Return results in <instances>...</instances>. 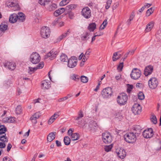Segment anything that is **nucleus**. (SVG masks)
<instances>
[{"label":"nucleus","instance_id":"20","mask_svg":"<svg viewBox=\"0 0 161 161\" xmlns=\"http://www.w3.org/2000/svg\"><path fill=\"white\" fill-rule=\"evenodd\" d=\"M142 129L140 125H136L134 127L133 132L138 136L141 134Z\"/></svg>","mask_w":161,"mask_h":161},{"label":"nucleus","instance_id":"60","mask_svg":"<svg viewBox=\"0 0 161 161\" xmlns=\"http://www.w3.org/2000/svg\"><path fill=\"white\" fill-rule=\"evenodd\" d=\"M91 52V50L90 48L88 49L86 52L85 54L89 56L90 53Z\"/></svg>","mask_w":161,"mask_h":161},{"label":"nucleus","instance_id":"38","mask_svg":"<svg viewBox=\"0 0 161 161\" xmlns=\"http://www.w3.org/2000/svg\"><path fill=\"white\" fill-rule=\"evenodd\" d=\"M5 119H6V120H4V121L8 123H13L15 121L14 118L12 117H10V118L7 117Z\"/></svg>","mask_w":161,"mask_h":161},{"label":"nucleus","instance_id":"54","mask_svg":"<svg viewBox=\"0 0 161 161\" xmlns=\"http://www.w3.org/2000/svg\"><path fill=\"white\" fill-rule=\"evenodd\" d=\"M151 120L154 124H156L157 123V120L156 116H153L151 118Z\"/></svg>","mask_w":161,"mask_h":161},{"label":"nucleus","instance_id":"57","mask_svg":"<svg viewBox=\"0 0 161 161\" xmlns=\"http://www.w3.org/2000/svg\"><path fill=\"white\" fill-rule=\"evenodd\" d=\"M74 131V130L72 128H70L68 131V134L69 135L71 136V134H73L72 133Z\"/></svg>","mask_w":161,"mask_h":161},{"label":"nucleus","instance_id":"30","mask_svg":"<svg viewBox=\"0 0 161 161\" xmlns=\"http://www.w3.org/2000/svg\"><path fill=\"white\" fill-rule=\"evenodd\" d=\"M96 25L95 23H91L88 26V29L91 31H93L96 28Z\"/></svg>","mask_w":161,"mask_h":161},{"label":"nucleus","instance_id":"10","mask_svg":"<svg viewBox=\"0 0 161 161\" xmlns=\"http://www.w3.org/2000/svg\"><path fill=\"white\" fill-rule=\"evenodd\" d=\"M112 94V89L110 87L103 89L102 92V95L104 98H107L109 97H110Z\"/></svg>","mask_w":161,"mask_h":161},{"label":"nucleus","instance_id":"53","mask_svg":"<svg viewBox=\"0 0 161 161\" xmlns=\"http://www.w3.org/2000/svg\"><path fill=\"white\" fill-rule=\"evenodd\" d=\"M128 88L127 89V92H129L131 91V90L133 88V86L132 85L128 84Z\"/></svg>","mask_w":161,"mask_h":161},{"label":"nucleus","instance_id":"35","mask_svg":"<svg viewBox=\"0 0 161 161\" xmlns=\"http://www.w3.org/2000/svg\"><path fill=\"white\" fill-rule=\"evenodd\" d=\"M57 8V5L54 3H53L49 5L48 8L50 11L54 10Z\"/></svg>","mask_w":161,"mask_h":161},{"label":"nucleus","instance_id":"55","mask_svg":"<svg viewBox=\"0 0 161 161\" xmlns=\"http://www.w3.org/2000/svg\"><path fill=\"white\" fill-rule=\"evenodd\" d=\"M3 161H12V160L9 157L6 156L3 158Z\"/></svg>","mask_w":161,"mask_h":161},{"label":"nucleus","instance_id":"3","mask_svg":"<svg viewBox=\"0 0 161 161\" xmlns=\"http://www.w3.org/2000/svg\"><path fill=\"white\" fill-rule=\"evenodd\" d=\"M0 141L3 142H7L8 140L6 136L5 132L7 131V129L4 125H0Z\"/></svg>","mask_w":161,"mask_h":161},{"label":"nucleus","instance_id":"40","mask_svg":"<svg viewBox=\"0 0 161 161\" xmlns=\"http://www.w3.org/2000/svg\"><path fill=\"white\" fill-rule=\"evenodd\" d=\"M84 116V114L83 112L80 110L78 114V116L77 117H76L75 119L76 120H78L81 118L83 117Z\"/></svg>","mask_w":161,"mask_h":161},{"label":"nucleus","instance_id":"1","mask_svg":"<svg viewBox=\"0 0 161 161\" xmlns=\"http://www.w3.org/2000/svg\"><path fill=\"white\" fill-rule=\"evenodd\" d=\"M137 136L133 131L128 132L124 136L125 140L129 143H133L136 142Z\"/></svg>","mask_w":161,"mask_h":161},{"label":"nucleus","instance_id":"49","mask_svg":"<svg viewBox=\"0 0 161 161\" xmlns=\"http://www.w3.org/2000/svg\"><path fill=\"white\" fill-rule=\"evenodd\" d=\"M118 55L119 54H118V52H115L114 53L112 58L113 61H115L119 59L118 57H116L117 56H118Z\"/></svg>","mask_w":161,"mask_h":161},{"label":"nucleus","instance_id":"46","mask_svg":"<svg viewBox=\"0 0 161 161\" xmlns=\"http://www.w3.org/2000/svg\"><path fill=\"white\" fill-rule=\"evenodd\" d=\"M112 0H108L107 1L105 5V8L106 9H108L109 8L112 3Z\"/></svg>","mask_w":161,"mask_h":161},{"label":"nucleus","instance_id":"14","mask_svg":"<svg viewBox=\"0 0 161 161\" xmlns=\"http://www.w3.org/2000/svg\"><path fill=\"white\" fill-rule=\"evenodd\" d=\"M132 111L134 114H138L141 112V107L139 104H135L133 106L132 108Z\"/></svg>","mask_w":161,"mask_h":161},{"label":"nucleus","instance_id":"58","mask_svg":"<svg viewBox=\"0 0 161 161\" xmlns=\"http://www.w3.org/2000/svg\"><path fill=\"white\" fill-rule=\"evenodd\" d=\"M70 33V32L69 31V29L65 33L62 34V35H63V36H64V37L65 38L68 35H69Z\"/></svg>","mask_w":161,"mask_h":161},{"label":"nucleus","instance_id":"29","mask_svg":"<svg viewBox=\"0 0 161 161\" xmlns=\"http://www.w3.org/2000/svg\"><path fill=\"white\" fill-rule=\"evenodd\" d=\"M60 60L63 62H66L68 60L67 56L64 53H62L60 56Z\"/></svg>","mask_w":161,"mask_h":161},{"label":"nucleus","instance_id":"15","mask_svg":"<svg viewBox=\"0 0 161 161\" xmlns=\"http://www.w3.org/2000/svg\"><path fill=\"white\" fill-rule=\"evenodd\" d=\"M116 153L119 158L123 159L126 155L125 150L122 148H118L116 150Z\"/></svg>","mask_w":161,"mask_h":161},{"label":"nucleus","instance_id":"13","mask_svg":"<svg viewBox=\"0 0 161 161\" xmlns=\"http://www.w3.org/2000/svg\"><path fill=\"white\" fill-rule=\"evenodd\" d=\"M58 53V51L55 49H53L45 56V58H47L49 57L50 59L53 60L56 57Z\"/></svg>","mask_w":161,"mask_h":161},{"label":"nucleus","instance_id":"42","mask_svg":"<svg viewBox=\"0 0 161 161\" xmlns=\"http://www.w3.org/2000/svg\"><path fill=\"white\" fill-rule=\"evenodd\" d=\"M108 24L107 20L105 19L103 23L100 27V29L102 30Z\"/></svg>","mask_w":161,"mask_h":161},{"label":"nucleus","instance_id":"12","mask_svg":"<svg viewBox=\"0 0 161 161\" xmlns=\"http://www.w3.org/2000/svg\"><path fill=\"white\" fill-rule=\"evenodd\" d=\"M143 135L146 138H150L153 135V132L152 128H149L145 130L143 132Z\"/></svg>","mask_w":161,"mask_h":161},{"label":"nucleus","instance_id":"48","mask_svg":"<svg viewBox=\"0 0 161 161\" xmlns=\"http://www.w3.org/2000/svg\"><path fill=\"white\" fill-rule=\"evenodd\" d=\"M36 67L32 68L31 67H29V73L30 74H32L34 71H36Z\"/></svg>","mask_w":161,"mask_h":161},{"label":"nucleus","instance_id":"33","mask_svg":"<svg viewBox=\"0 0 161 161\" xmlns=\"http://www.w3.org/2000/svg\"><path fill=\"white\" fill-rule=\"evenodd\" d=\"M80 77L78 75L73 74L70 76L71 79L74 80L76 81H78L80 80Z\"/></svg>","mask_w":161,"mask_h":161},{"label":"nucleus","instance_id":"64","mask_svg":"<svg viewBox=\"0 0 161 161\" xmlns=\"http://www.w3.org/2000/svg\"><path fill=\"white\" fill-rule=\"evenodd\" d=\"M58 23V19H56L53 22L52 24L53 25H55Z\"/></svg>","mask_w":161,"mask_h":161},{"label":"nucleus","instance_id":"28","mask_svg":"<svg viewBox=\"0 0 161 161\" xmlns=\"http://www.w3.org/2000/svg\"><path fill=\"white\" fill-rule=\"evenodd\" d=\"M153 23L152 22H150L147 25L146 28L145 30V32H148L150 31L153 28Z\"/></svg>","mask_w":161,"mask_h":161},{"label":"nucleus","instance_id":"36","mask_svg":"<svg viewBox=\"0 0 161 161\" xmlns=\"http://www.w3.org/2000/svg\"><path fill=\"white\" fill-rule=\"evenodd\" d=\"M49 2V0H39L38 3L41 5L44 6L45 4H48Z\"/></svg>","mask_w":161,"mask_h":161},{"label":"nucleus","instance_id":"21","mask_svg":"<svg viewBox=\"0 0 161 161\" xmlns=\"http://www.w3.org/2000/svg\"><path fill=\"white\" fill-rule=\"evenodd\" d=\"M153 70V68L152 66L150 65L147 66L145 69L144 74L146 76H147L152 73Z\"/></svg>","mask_w":161,"mask_h":161},{"label":"nucleus","instance_id":"22","mask_svg":"<svg viewBox=\"0 0 161 161\" xmlns=\"http://www.w3.org/2000/svg\"><path fill=\"white\" fill-rule=\"evenodd\" d=\"M8 25L5 23H2L0 25V36L3 34L5 31L7 30Z\"/></svg>","mask_w":161,"mask_h":161},{"label":"nucleus","instance_id":"56","mask_svg":"<svg viewBox=\"0 0 161 161\" xmlns=\"http://www.w3.org/2000/svg\"><path fill=\"white\" fill-rule=\"evenodd\" d=\"M101 35V34L99 35H96V33L94 34V36L92 38V40L91 42H92L93 41H94L96 39V37L97 36H100Z\"/></svg>","mask_w":161,"mask_h":161},{"label":"nucleus","instance_id":"37","mask_svg":"<svg viewBox=\"0 0 161 161\" xmlns=\"http://www.w3.org/2000/svg\"><path fill=\"white\" fill-rule=\"evenodd\" d=\"M134 17V16L133 14H132L130 16L129 19L127 20L126 22V24L129 26L131 23V21L133 19Z\"/></svg>","mask_w":161,"mask_h":161},{"label":"nucleus","instance_id":"41","mask_svg":"<svg viewBox=\"0 0 161 161\" xmlns=\"http://www.w3.org/2000/svg\"><path fill=\"white\" fill-rule=\"evenodd\" d=\"M22 112L21 107L20 105H18L16 108V112L17 114H19Z\"/></svg>","mask_w":161,"mask_h":161},{"label":"nucleus","instance_id":"34","mask_svg":"<svg viewBox=\"0 0 161 161\" xmlns=\"http://www.w3.org/2000/svg\"><path fill=\"white\" fill-rule=\"evenodd\" d=\"M64 141L65 145H68L69 144L70 142V138L68 136H65L64 138Z\"/></svg>","mask_w":161,"mask_h":161},{"label":"nucleus","instance_id":"50","mask_svg":"<svg viewBox=\"0 0 161 161\" xmlns=\"http://www.w3.org/2000/svg\"><path fill=\"white\" fill-rule=\"evenodd\" d=\"M44 66V63L43 62H41L40 63L36 66V70L38 69H40L42 68Z\"/></svg>","mask_w":161,"mask_h":161},{"label":"nucleus","instance_id":"8","mask_svg":"<svg viewBox=\"0 0 161 161\" xmlns=\"http://www.w3.org/2000/svg\"><path fill=\"white\" fill-rule=\"evenodd\" d=\"M102 139L105 143H110L112 141V137L111 134L108 132H106L102 134Z\"/></svg>","mask_w":161,"mask_h":161},{"label":"nucleus","instance_id":"17","mask_svg":"<svg viewBox=\"0 0 161 161\" xmlns=\"http://www.w3.org/2000/svg\"><path fill=\"white\" fill-rule=\"evenodd\" d=\"M51 87V82L49 80H45L42 82V88L44 90L48 89Z\"/></svg>","mask_w":161,"mask_h":161},{"label":"nucleus","instance_id":"16","mask_svg":"<svg viewBox=\"0 0 161 161\" xmlns=\"http://www.w3.org/2000/svg\"><path fill=\"white\" fill-rule=\"evenodd\" d=\"M6 4L7 6L8 7L14 8L15 9H13L14 10H18L19 8L18 3L14 1H8L7 2Z\"/></svg>","mask_w":161,"mask_h":161},{"label":"nucleus","instance_id":"7","mask_svg":"<svg viewBox=\"0 0 161 161\" xmlns=\"http://www.w3.org/2000/svg\"><path fill=\"white\" fill-rule=\"evenodd\" d=\"M141 75V72L138 69L135 68L133 69L130 74L131 78L134 80L138 79Z\"/></svg>","mask_w":161,"mask_h":161},{"label":"nucleus","instance_id":"5","mask_svg":"<svg viewBox=\"0 0 161 161\" xmlns=\"http://www.w3.org/2000/svg\"><path fill=\"white\" fill-rule=\"evenodd\" d=\"M50 31L49 27L43 26L41 29L40 34L42 37L44 38H48L50 35Z\"/></svg>","mask_w":161,"mask_h":161},{"label":"nucleus","instance_id":"19","mask_svg":"<svg viewBox=\"0 0 161 161\" xmlns=\"http://www.w3.org/2000/svg\"><path fill=\"white\" fill-rule=\"evenodd\" d=\"M60 111L57 112L55 113L49 119L48 121V123L49 124H51L52 123L59 115Z\"/></svg>","mask_w":161,"mask_h":161},{"label":"nucleus","instance_id":"18","mask_svg":"<svg viewBox=\"0 0 161 161\" xmlns=\"http://www.w3.org/2000/svg\"><path fill=\"white\" fill-rule=\"evenodd\" d=\"M4 65L6 67H7L9 69L13 70L15 69L16 65L14 63L7 62L4 64Z\"/></svg>","mask_w":161,"mask_h":161},{"label":"nucleus","instance_id":"6","mask_svg":"<svg viewBox=\"0 0 161 161\" xmlns=\"http://www.w3.org/2000/svg\"><path fill=\"white\" fill-rule=\"evenodd\" d=\"M158 84L157 79L155 77L150 78L148 81V84L150 88L152 89H156Z\"/></svg>","mask_w":161,"mask_h":161},{"label":"nucleus","instance_id":"51","mask_svg":"<svg viewBox=\"0 0 161 161\" xmlns=\"http://www.w3.org/2000/svg\"><path fill=\"white\" fill-rule=\"evenodd\" d=\"M153 10V9L152 8H151L149 9H148L146 12V14L148 16H149L152 13Z\"/></svg>","mask_w":161,"mask_h":161},{"label":"nucleus","instance_id":"4","mask_svg":"<svg viewBox=\"0 0 161 161\" xmlns=\"http://www.w3.org/2000/svg\"><path fill=\"white\" fill-rule=\"evenodd\" d=\"M30 60L32 64H36L40 61L41 57L38 53L36 52L33 53L30 56Z\"/></svg>","mask_w":161,"mask_h":161},{"label":"nucleus","instance_id":"9","mask_svg":"<svg viewBox=\"0 0 161 161\" xmlns=\"http://www.w3.org/2000/svg\"><path fill=\"white\" fill-rule=\"evenodd\" d=\"M77 60L76 57H71L68 59V66L70 68H73L75 67L77 65Z\"/></svg>","mask_w":161,"mask_h":161},{"label":"nucleus","instance_id":"26","mask_svg":"<svg viewBox=\"0 0 161 161\" xmlns=\"http://www.w3.org/2000/svg\"><path fill=\"white\" fill-rule=\"evenodd\" d=\"M90 129L94 131H96V130H97L98 128V125H97L96 122L94 121H92L91 123L89 125Z\"/></svg>","mask_w":161,"mask_h":161},{"label":"nucleus","instance_id":"23","mask_svg":"<svg viewBox=\"0 0 161 161\" xmlns=\"http://www.w3.org/2000/svg\"><path fill=\"white\" fill-rule=\"evenodd\" d=\"M39 113L36 112L30 118V120L32 121V122L35 124L37 123L36 119H38L40 116Z\"/></svg>","mask_w":161,"mask_h":161},{"label":"nucleus","instance_id":"47","mask_svg":"<svg viewBox=\"0 0 161 161\" xmlns=\"http://www.w3.org/2000/svg\"><path fill=\"white\" fill-rule=\"evenodd\" d=\"M123 61H122L121 63H120L117 67L118 70L121 71L122 70L124 66Z\"/></svg>","mask_w":161,"mask_h":161},{"label":"nucleus","instance_id":"44","mask_svg":"<svg viewBox=\"0 0 161 161\" xmlns=\"http://www.w3.org/2000/svg\"><path fill=\"white\" fill-rule=\"evenodd\" d=\"M113 147L112 145H110L108 146H106L104 147V150H105L107 152H108L111 151L112 149V148Z\"/></svg>","mask_w":161,"mask_h":161},{"label":"nucleus","instance_id":"25","mask_svg":"<svg viewBox=\"0 0 161 161\" xmlns=\"http://www.w3.org/2000/svg\"><path fill=\"white\" fill-rule=\"evenodd\" d=\"M56 135V132H52L50 133L47 136V141L49 142H52L55 138Z\"/></svg>","mask_w":161,"mask_h":161},{"label":"nucleus","instance_id":"11","mask_svg":"<svg viewBox=\"0 0 161 161\" xmlns=\"http://www.w3.org/2000/svg\"><path fill=\"white\" fill-rule=\"evenodd\" d=\"M81 14L85 18L88 19L91 15V11L89 8L86 7L82 9Z\"/></svg>","mask_w":161,"mask_h":161},{"label":"nucleus","instance_id":"43","mask_svg":"<svg viewBox=\"0 0 161 161\" xmlns=\"http://www.w3.org/2000/svg\"><path fill=\"white\" fill-rule=\"evenodd\" d=\"M138 98L141 100H142L144 99V96L142 92H140L138 94Z\"/></svg>","mask_w":161,"mask_h":161},{"label":"nucleus","instance_id":"27","mask_svg":"<svg viewBox=\"0 0 161 161\" xmlns=\"http://www.w3.org/2000/svg\"><path fill=\"white\" fill-rule=\"evenodd\" d=\"M17 15V20L20 22H23L24 21L25 19V15L22 13H19Z\"/></svg>","mask_w":161,"mask_h":161},{"label":"nucleus","instance_id":"63","mask_svg":"<svg viewBox=\"0 0 161 161\" xmlns=\"http://www.w3.org/2000/svg\"><path fill=\"white\" fill-rule=\"evenodd\" d=\"M6 145L4 143L0 142V148H4L5 147Z\"/></svg>","mask_w":161,"mask_h":161},{"label":"nucleus","instance_id":"61","mask_svg":"<svg viewBox=\"0 0 161 161\" xmlns=\"http://www.w3.org/2000/svg\"><path fill=\"white\" fill-rule=\"evenodd\" d=\"M64 38V36L62 34L61 36H59L58 37L57 39V42H60Z\"/></svg>","mask_w":161,"mask_h":161},{"label":"nucleus","instance_id":"2","mask_svg":"<svg viewBox=\"0 0 161 161\" xmlns=\"http://www.w3.org/2000/svg\"><path fill=\"white\" fill-rule=\"evenodd\" d=\"M128 100V96L125 93H122L118 96L117 97L118 103L120 105L125 104Z\"/></svg>","mask_w":161,"mask_h":161},{"label":"nucleus","instance_id":"31","mask_svg":"<svg viewBox=\"0 0 161 161\" xmlns=\"http://www.w3.org/2000/svg\"><path fill=\"white\" fill-rule=\"evenodd\" d=\"M80 136L79 134L77 133H75L71 134V137L73 141H75L78 140Z\"/></svg>","mask_w":161,"mask_h":161},{"label":"nucleus","instance_id":"45","mask_svg":"<svg viewBox=\"0 0 161 161\" xmlns=\"http://www.w3.org/2000/svg\"><path fill=\"white\" fill-rule=\"evenodd\" d=\"M69 0H62L59 3L60 6H63L66 5L69 2Z\"/></svg>","mask_w":161,"mask_h":161},{"label":"nucleus","instance_id":"52","mask_svg":"<svg viewBox=\"0 0 161 161\" xmlns=\"http://www.w3.org/2000/svg\"><path fill=\"white\" fill-rule=\"evenodd\" d=\"M53 14L56 17H57L60 14H61V13H60V9H58L55 11L54 12Z\"/></svg>","mask_w":161,"mask_h":161},{"label":"nucleus","instance_id":"62","mask_svg":"<svg viewBox=\"0 0 161 161\" xmlns=\"http://www.w3.org/2000/svg\"><path fill=\"white\" fill-rule=\"evenodd\" d=\"M130 51H129V52H128L127 53H126L124 56V57L123 58V60L121 61H124L125 60L126 58L127 57L128 55L130 53Z\"/></svg>","mask_w":161,"mask_h":161},{"label":"nucleus","instance_id":"32","mask_svg":"<svg viewBox=\"0 0 161 161\" xmlns=\"http://www.w3.org/2000/svg\"><path fill=\"white\" fill-rule=\"evenodd\" d=\"M76 7V5L75 4H71L66 6L65 7L66 11L67 12H69L71 11L74 9Z\"/></svg>","mask_w":161,"mask_h":161},{"label":"nucleus","instance_id":"24","mask_svg":"<svg viewBox=\"0 0 161 161\" xmlns=\"http://www.w3.org/2000/svg\"><path fill=\"white\" fill-rule=\"evenodd\" d=\"M17 15L16 14H11L9 18V21L11 23H14L17 21Z\"/></svg>","mask_w":161,"mask_h":161},{"label":"nucleus","instance_id":"59","mask_svg":"<svg viewBox=\"0 0 161 161\" xmlns=\"http://www.w3.org/2000/svg\"><path fill=\"white\" fill-rule=\"evenodd\" d=\"M68 98V97H64L60 98L59 99L58 101L59 102H63L65 100L67 99Z\"/></svg>","mask_w":161,"mask_h":161},{"label":"nucleus","instance_id":"39","mask_svg":"<svg viewBox=\"0 0 161 161\" xmlns=\"http://www.w3.org/2000/svg\"><path fill=\"white\" fill-rule=\"evenodd\" d=\"M80 80L82 82L86 83L88 81V78L85 76L83 75L81 77Z\"/></svg>","mask_w":161,"mask_h":161}]
</instances>
